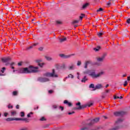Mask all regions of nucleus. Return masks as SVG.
<instances>
[{
    "mask_svg": "<svg viewBox=\"0 0 130 130\" xmlns=\"http://www.w3.org/2000/svg\"><path fill=\"white\" fill-rule=\"evenodd\" d=\"M99 119H100L99 118H95L93 119H89L88 121H90V122L88 123H86V122H83L82 123V127L81 128L80 130L90 129L94 123H97V122L99 121Z\"/></svg>",
    "mask_w": 130,
    "mask_h": 130,
    "instance_id": "1",
    "label": "nucleus"
},
{
    "mask_svg": "<svg viewBox=\"0 0 130 130\" xmlns=\"http://www.w3.org/2000/svg\"><path fill=\"white\" fill-rule=\"evenodd\" d=\"M38 72V67H33L29 66V68H21L19 70L21 74H29L30 73H37Z\"/></svg>",
    "mask_w": 130,
    "mask_h": 130,
    "instance_id": "2",
    "label": "nucleus"
},
{
    "mask_svg": "<svg viewBox=\"0 0 130 130\" xmlns=\"http://www.w3.org/2000/svg\"><path fill=\"white\" fill-rule=\"evenodd\" d=\"M76 107L74 108V110H81V109H84L88 106V107H91L92 106L93 103L90 102L88 103L87 105H81V103L80 102H78L76 104Z\"/></svg>",
    "mask_w": 130,
    "mask_h": 130,
    "instance_id": "3",
    "label": "nucleus"
},
{
    "mask_svg": "<svg viewBox=\"0 0 130 130\" xmlns=\"http://www.w3.org/2000/svg\"><path fill=\"white\" fill-rule=\"evenodd\" d=\"M123 121V118H119L118 120L115 122V127H114L110 130H118L119 129V128H121V127L119 126L120 123Z\"/></svg>",
    "mask_w": 130,
    "mask_h": 130,
    "instance_id": "4",
    "label": "nucleus"
},
{
    "mask_svg": "<svg viewBox=\"0 0 130 130\" xmlns=\"http://www.w3.org/2000/svg\"><path fill=\"white\" fill-rule=\"evenodd\" d=\"M6 120L7 121H13V120H22L25 121V122H28L29 119L27 118H7Z\"/></svg>",
    "mask_w": 130,
    "mask_h": 130,
    "instance_id": "5",
    "label": "nucleus"
},
{
    "mask_svg": "<svg viewBox=\"0 0 130 130\" xmlns=\"http://www.w3.org/2000/svg\"><path fill=\"white\" fill-rule=\"evenodd\" d=\"M43 76L44 77H49L51 78H57L58 76L57 74H55V70L54 69L52 70V73H50L49 72L44 74Z\"/></svg>",
    "mask_w": 130,
    "mask_h": 130,
    "instance_id": "6",
    "label": "nucleus"
},
{
    "mask_svg": "<svg viewBox=\"0 0 130 130\" xmlns=\"http://www.w3.org/2000/svg\"><path fill=\"white\" fill-rule=\"evenodd\" d=\"M102 75V73L96 74L95 71H91L90 73L89 74V76L92 78V79H97V78H99L100 75Z\"/></svg>",
    "mask_w": 130,
    "mask_h": 130,
    "instance_id": "7",
    "label": "nucleus"
},
{
    "mask_svg": "<svg viewBox=\"0 0 130 130\" xmlns=\"http://www.w3.org/2000/svg\"><path fill=\"white\" fill-rule=\"evenodd\" d=\"M107 54L106 53H105L102 55L101 57H98L96 58L97 61L99 62H103L104 61V59H105V57H106Z\"/></svg>",
    "mask_w": 130,
    "mask_h": 130,
    "instance_id": "8",
    "label": "nucleus"
},
{
    "mask_svg": "<svg viewBox=\"0 0 130 130\" xmlns=\"http://www.w3.org/2000/svg\"><path fill=\"white\" fill-rule=\"evenodd\" d=\"M38 81H39V82H41L42 83H45V82H49V79L47 78L39 77L38 78Z\"/></svg>",
    "mask_w": 130,
    "mask_h": 130,
    "instance_id": "9",
    "label": "nucleus"
},
{
    "mask_svg": "<svg viewBox=\"0 0 130 130\" xmlns=\"http://www.w3.org/2000/svg\"><path fill=\"white\" fill-rule=\"evenodd\" d=\"M124 114H125V112L123 111L114 112V115H115V116H123Z\"/></svg>",
    "mask_w": 130,
    "mask_h": 130,
    "instance_id": "10",
    "label": "nucleus"
},
{
    "mask_svg": "<svg viewBox=\"0 0 130 130\" xmlns=\"http://www.w3.org/2000/svg\"><path fill=\"white\" fill-rule=\"evenodd\" d=\"M75 55V54H72L70 55H64V54H60L59 57H61L62 58H70L71 56H73Z\"/></svg>",
    "mask_w": 130,
    "mask_h": 130,
    "instance_id": "11",
    "label": "nucleus"
},
{
    "mask_svg": "<svg viewBox=\"0 0 130 130\" xmlns=\"http://www.w3.org/2000/svg\"><path fill=\"white\" fill-rule=\"evenodd\" d=\"M1 60L3 62H9L11 61V58L9 57L2 58Z\"/></svg>",
    "mask_w": 130,
    "mask_h": 130,
    "instance_id": "12",
    "label": "nucleus"
},
{
    "mask_svg": "<svg viewBox=\"0 0 130 130\" xmlns=\"http://www.w3.org/2000/svg\"><path fill=\"white\" fill-rule=\"evenodd\" d=\"M11 116H15L17 115V111L16 110L10 111Z\"/></svg>",
    "mask_w": 130,
    "mask_h": 130,
    "instance_id": "13",
    "label": "nucleus"
},
{
    "mask_svg": "<svg viewBox=\"0 0 130 130\" xmlns=\"http://www.w3.org/2000/svg\"><path fill=\"white\" fill-rule=\"evenodd\" d=\"M64 104H67L68 106L71 107L73 104L69 102L68 100H64L63 102Z\"/></svg>",
    "mask_w": 130,
    "mask_h": 130,
    "instance_id": "14",
    "label": "nucleus"
},
{
    "mask_svg": "<svg viewBox=\"0 0 130 130\" xmlns=\"http://www.w3.org/2000/svg\"><path fill=\"white\" fill-rule=\"evenodd\" d=\"M101 88H102V85L98 84L95 86V88L93 90H97L98 89H101Z\"/></svg>",
    "mask_w": 130,
    "mask_h": 130,
    "instance_id": "15",
    "label": "nucleus"
},
{
    "mask_svg": "<svg viewBox=\"0 0 130 130\" xmlns=\"http://www.w3.org/2000/svg\"><path fill=\"white\" fill-rule=\"evenodd\" d=\"M88 81V79L87 78V76H85L82 79V83H86V81Z\"/></svg>",
    "mask_w": 130,
    "mask_h": 130,
    "instance_id": "16",
    "label": "nucleus"
},
{
    "mask_svg": "<svg viewBox=\"0 0 130 130\" xmlns=\"http://www.w3.org/2000/svg\"><path fill=\"white\" fill-rule=\"evenodd\" d=\"M37 45H38V43H35L32 45H31L30 46L27 48V49H31V48H33L34 46H37Z\"/></svg>",
    "mask_w": 130,
    "mask_h": 130,
    "instance_id": "17",
    "label": "nucleus"
},
{
    "mask_svg": "<svg viewBox=\"0 0 130 130\" xmlns=\"http://www.w3.org/2000/svg\"><path fill=\"white\" fill-rule=\"evenodd\" d=\"M91 71H92V70H87L86 71H84L83 72V74L84 75H89V76H90V74H91Z\"/></svg>",
    "mask_w": 130,
    "mask_h": 130,
    "instance_id": "18",
    "label": "nucleus"
},
{
    "mask_svg": "<svg viewBox=\"0 0 130 130\" xmlns=\"http://www.w3.org/2000/svg\"><path fill=\"white\" fill-rule=\"evenodd\" d=\"M36 61L38 63L39 66L41 67V68H42V67H43L44 65V63H40V60H37Z\"/></svg>",
    "mask_w": 130,
    "mask_h": 130,
    "instance_id": "19",
    "label": "nucleus"
},
{
    "mask_svg": "<svg viewBox=\"0 0 130 130\" xmlns=\"http://www.w3.org/2000/svg\"><path fill=\"white\" fill-rule=\"evenodd\" d=\"M101 48V47H100V46H98L94 48L93 49V50H94V51L97 52V51H99V50H100Z\"/></svg>",
    "mask_w": 130,
    "mask_h": 130,
    "instance_id": "20",
    "label": "nucleus"
},
{
    "mask_svg": "<svg viewBox=\"0 0 130 130\" xmlns=\"http://www.w3.org/2000/svg\"><path fill=\"white\" fill-rule=\"evenodd\" d=\"M88 6H89V3H86V4H84L82 6V10H84V9H86L88 7Z\"/></svg>",
    "mask_w": 130,
    "mask_h": 130,
    "instance_id": "21",
    "label": "nucleus"
},
{
    "mask_svg": "<svg viewBox=\"0 0 130 130\" xmlns=\"http://www.w3.org/2000/svg\"><path fill=\"white\" fill-rule=\"evenodd\" d=\"M59 40L60 42H64V41H67V38H59Z\"/></svg>",
    "mask_w": 130,
    "mask_h": 130,
    "instance_id": "22",
    "label": "nucleus"
},
{
    "mask_svg": "<svg viewBox=\"0 0 130 130\" xmlns=\"http://www.w3.org/2000/svg\"><path fill=\"white\" fill-rule=\"evenodd\" d=\"M60 69L61 70H64V69H66V64L64 63L62 64L60 66Z\"/></svg>",
    "mask_w": 130,
    "mask_h": 130,
    "instance_id": "23",
    "label": "nucleus"
},
{
    "mask_svg": "<svg viewBox=\"0 0 130 130\" xmlns=\"http://www.w3.org/2000/svg\"><path fill=\"white\" fill-rule=\"evenodd\" d=\"M89 63H90V61H87L85 62V66H84L85 69H87L88 68V64H89Z\"/></svg>",
    "mask_w": 130,
    "mask_h": 130,
    "instance_id": "24",
    "label": "nucleus"
},
{
    "mask_svg": "<svg viewBox=\"0 0 130 130\" xmlns=\"http://www.w3.org/2000/svg\"><path fill=\"white\" fill-rule=\"evenodd\" d=\"M12 95L13 96H17L18 95V91H14L12 93Z\"/></svg>",
    "mask_w": 130,
    "mask_h": 130,
    "instance_id": "25",
    "label": "nucleus"
},
{
    "mask_svg": "<svg viewBox=\"0 0 130 130\" xmlns=\"http://www.w3.org/2000/svg\"><path fill=\"white\" fill-rule=\"evenodd\" d=\"M56 25H61V24H62V22L59 20H57L56 21Z\"/></svg>",
    "mask_w": 130,
    "mask_h": 130,
    "instance_id": "26",
    "label": "nucleus"
},
{
    "mask_svg": "<svg viewBox=\"0 0 130 130\" xmlns=\"http://www.w3.org/2000/svg\"><path fill=\"white\" fill-rule=\"evenodd\" d=\"M45 58L46 59H47V60H52V58H51V57L49 56H45Z\"/></svg>",
    "mask_w": 130,
    "mask_h": 130,
    "instance_id": "27",
    "label": "nucleus"
},
{
    "mask_svg": "<svg viewBox=\"0 0 130 130\" xmlns=\"http://www.w3.org/2000/svg\"><path fill=\"white\" fill-rule=\"evenodd\" d=\"M74 67H75V65L74 64H72L71 66L69 67V70H74Z\"/></svg>",
    "mask_w": 130,
    "mask_h": 130,
    "instance_id": "28",
    "label": "nucleus"
},
{
    "mask_svg": "<svg viewBox=\"0 0 130 130\" xmlns=\"http://www.w3.org/2000/svg\"><path fill=\"white\" fill-rule=\"evenodd\" d=\"M5 71H6V68H5V67H3V68L2 69L1 72L3 74H4V73H5Z\"/></svg>",
    "mask_w": 130,
    "mask_h": 130,
    "instance_id": "29",
    "label": "nucleus"
},
{
    "mask_svg": "<svg viewBox=\"0 0 130 130\" xmlns=\"http://www.w3.org/2000/svg\"><path fill=\"white\" fill-rule=\"evenodd\" d=\"M89 88H92L93 89H95V85H94L93 84H91L89 85Z\"/></svg>",
    "mask_w": 130,
    "mask_h": 130,
    "instance_id": "30",
    "label": "nucleus"
},
{
    "mask_svg": "<svg viewBox=\"0 0 130 130\" xmlns=\"http://www.w3.org/2000/svg\"><path fill=\"white\" fill-rule=\"evenodd\" d=\"M20 116L21 117H24V116H25V113H24V112H20Z\"/></svg>",
    "mask_w": 130,
    "mask_h": 130,
    "instance_id": "31",
    "label": "nucleus"
},
{
    "mask_svg": "<svg viewBox=\"0 0 130 130\" xmlns=\"http://www.w3.org/2000/svg\"><path fill=\"white\" fill-rule=\"evenodd\" d=\"M103 11V9L102 8H100L96 10V12L98 13L99 12H102Z\"/></svg>",
    "mask_w": 130,
    "mask_h": 130,
    "instance_id": "32",
    "label": "nucleus"
},
{
    "mask_svg": "<svg viewBox=\"0 0 130 130\" xmlns=\"http://www.w3.org/2000/svg\"><path fill=\"white\" fill-rule=\"evenodd\" d=\"M67 77L71 78V79H74V75L72 74H69Z\"/></svg>",
    "mask_w": 130,
    "mask_h": 130,
    "instance_id": "33",
    "label": "nucleus"
},
{
    "mask_svg": "<svg viewBox=\"0 0 130 130\" xmlns=\"http://www.w3.org/2000/svg\"><path fill=\"white\" fill-rule=\"evenodd\" d=\"M84 17H85V14H82L81 16H80L79 18L81 20H83V18H84Z\"/></svg>",
    "mask_w": 130,
    "mask_h": 130,
    "instance_id": "34",
    "label": "nucleus"
},
{
    "mask_svg": "<svg viewBox=\"0 0 130 130\" xmlns=\"http://www.w3.org/2000/svg\"><path fill=\"white\" fill-rule=\"evenodd\" d=\"M40 120H41V121H44V120H46V119H45V117H42Z\"/></svg>",
    "mask_w": 130,
    "mask_h": 130,
    "instance_id": "35",
    "label": "nucleus"
},
{
    "mask_svg": "<svg viewBox=\"0 0 130 130\" xmlns=\"http://www.w3.org/2000/svg\"><path fill=\"white\" fill-rule=\"evenodd\" d=\"M59 109H61V111H62L63 109H64V108L63 107L60 106L58 107Z\"/></svg>",
    "mask_w": 130,
    "mask_h": 130,
    "instance_id": "36",
    "label": "nucleus"
},
{
    "mask_svg": "<svg viewBox=\"0 0 130 130\" xmlns=\"http://www.w3.org/2000/svg\"><path fill=\"white\" fill-rule=\"evenodd\" d=\"M56 69H60V66H59L58 64H56L55 65Z\"/></svg>",
    "mask_w": 130,
    "mask_h": 130,
    "instance_id": "37",
    "label": "nucleus"
},
{
    "mask_svg": "<svg viewBox=\"0 0 130 130\" xmlns=\"http://www.w3.org/2000/svg\"><path fill=\"white\" fill-rule=\"evenodd\" d=\"M123 85H124V87H126V86H127V81H125Z\"/></svg>",
    "mask_w": 130,
    "mask_h": 130,
    "instance_id": "38",
    "label": "nucleus"
},
{
    "mask_svg": "<svg viewBox=\"0 0 130 130\" xmlns=\"http://www.w3.org/2000/svg\"><path fill=\"white\" fill-rule=\"evenodd\" d=\"M31 114H33V112H31L30 113H29L28 115H27V117H31Z\"/></svg>",
    "mask_w": 130,
    "mask_h": 130,
    "instance_id": "39",
    "label": "nucleus"
},
{
    "mask_svg": "<svg viewBox=\"0 0 130 130\" xmlns=\"http://www.w3.org/2000/svg\"><path fill=\"white\" fill-rule=\"evenodd\" d=\"M102 35H103V34L102 32H99L98 34V36L100 37L101 36H102Z\"/></svg>",
    "mask_w": 130,
    "mask_h": 130,
    "instance_id": "40",
    "label": "nucleus"
},
{
    "mask_svg": "<svg viewBox=\"0 0 130 130\" xmlns=\"http://www.w3.org/2000/svg\"><path fill=\"white\" fill-rule=\"evenodd\" d=\"M82 64V62L81 61H78L77 66H81Z\"/></svg>",
    "mask_w": 130,
    "mask_h": 130,
    "instance_id": "41",
    "label": "nucleus"
},
{
    "mask_svg": "<svg viewBox=\"0 0 130 130\" xmlns=\"http://www.w3.org/2000/svg\"><path fill=\"white\" fill-rule=\"evenodd\" d=\"M59 107H57L56 105L53 106V108H54V109H56V108H58Z\"/></svg>",
    "mask_w": 130,
    "mask_h": 130,
    "instance_id": "42",
    "label": "nucleus"
},
{
    "mask_svg": "<svg viewBox=\"0 0 130 130\" xmlns=\"http://www.w3.org/2000/svg\"><path fill=\"white\" fill-rule=\"evenodd\" d=\"M8 115H9V113H8L7 112L4 113V116L5 117H7V116H8Z\"/></svg>",
    "mask_w": 130,
    "mask_h": 130,
    "instance_id": "43",
    "label": "nucleus"
},
{
    "mask_svg": "<svg viewBox=\"0 0 130 130\" xmlns=\"http://www.w3.org/2000/svg\"><path fill=\"white\" fill-rule=\"evenodd\" d=\"M77 23H79V20H74L73 21V24H77Z\"/></svg>",
    "mask_w": 130,
    "mask_h": 130,
    "instance_id": "44",
    "label": "nucleus"
},
{
    "mask_svg": "<svg viewBox=\"0 0 130 130\" xmlns=\"http://www.w3.org/2000/svg\"><path fill=\"white\" fill-rule=\"evenodd\" d=\"M15 63L14 62H12L11 64V69H12L13 70H14L15 69V67H12V66H13V64H14Z\"/></svg>",
    "mask_w": 130,
    "mask_h": 130,
    "instance_id": "45",
    "label": "nucleus"
},
{
    "mask_svg": "<svg viewBox=\"0 0 130 130\" xmlns=\"http://www.w3.org/2000/svg\"><path fill=\"white\" fill-rule=\"evenodd\" d=\"M126 22L127 23V24H130V18L127 19Z\"/></svg>",
    "mask_w": 130,
    "mask_h": 130,
    "instance_id": "46",
    "label": "nucleus"
},
{
    "mask_svg": "<svg viewBox=\"0 0 130 130\" xmlns=\"http://www.w3.org/2000/svg\"><path fill=\"white\" fill-rule=\"evenodd\" d=\"M22 63H23L22 62H18V65L19 67H21V66H22Z\"/></svg>",
    "mask_w": 130,
    "mask_h": 130,
    "instance_id": "47",
    "label": "nucleus"
},
{
    "mask_svg": "<svg viewBox=\"0 0 130 130\" xmlns=\"http://www.w3.org/2000/svg\"><path fill=\"white\" fill-rule=\"evenodd\" d=\"M74 113H75V112L74 111H73L72 112H69L68 113V114L69 115H71V114H74Z\"/></svg>",
    "mask_w": 130,
    "mask_h": 130,
    "instance_id": "48",
    "label": "nucleus"
},
{
    "mask_svg": "<svg viewBox=\"0 0 130 130\" xmlns=\"http://www.w3.org/2000/svg\"><path fill=\"white\" fill-rule=\"evenodd\" d=\"M8 108L10 109V108H13V106H11L10 105H9L8 106Z\"/></svg>",
    "mask_w": 130,
    "mask_h": 130,
    "instance_id": "49",
    "label": "nucleus"
},
{
    "mask_svg": "<svg viewBox=\"0 0 130 130\" xmlns=\"http://www.w3.org/2000/svg\"><path fill=\"white\" fill-rule=\"evenodd\" d=\"M107 6H108L109 7V6H110V5H111V2H110V1H109L107 4Z\"/></svg>",
    "mask_w": 130,
    "mask_h": 130,
    "instance_id": "50",
    "label": "nucleus"
},
{
    "mask_svg": "<svg viewBox=\"0 0 130 130\" xmlns=\"http://www.w3.org/2000/svg\"><path fill=\"white\" fill-rule=\"evenodd\" d=\"M16 109H19L20 108V106L19 105H17L16 106Z\"/></svg>",
    "mask_w": 130,
    "mask_h": 130,
    "instance_id": "51",
    "label": "nucleus"
},
{
    "mask_svg": "<svg viewBox=\"0 0 130 130\" xmlns=\"http://www.w3.org/2000/svg\"><path fill=\"white\" fill-rule=\"evenodd\" d=\"M39 50H40V51H42V50H43V48H42V47L39 48Z\"/></svg>",
    "mask_w": 130,
    "mask_h": 130,
    "instance_id": "52",
    "label": "nucleus"
},
{
    "mask_svg": "<svg viewBox=\"0 0 130 130\" xmlns=\"http://www.w3.org/2000/svg\"><path fill=\"white\" fill-rule=\"evenodd\" d=\"M53 92V90H49V93L50 94H51V93H52Z\"/></svg>",
    "mask_w": 130,
    "mask_h": 130,
    "instance_id": "53",
    "label": "nucleus"
},
{
    "mask_svg": "<svg viewBox=\"0 0 130 130\" xmlns=\"http://www.w3.org/2000/svg\"><path fill=\"white\" fill-rule=\"evenodd\" d=\"M68 77H65V78L63 79V82H66L67 79H68Z\"/></svg>",
    "mask_w": 130,
    "mask_h": 130,
    "instance_id": "54",
    "label": "nucleus"
},
{
    "mask_svg": "<svg viewBox=\"0 0 130 130\" xmlns=\"http://www.w3.org/2000/svg\"><path fill=\"white\" fill-rule=\"evenodd\" d=\"M114 99H119V96H114Z\"/></svg>",
    "mask_w": 130,
    "mask_h": 130,
    "instance_id": "55",
    "label": "nucleus"
},
{
    "mask_svg": "<svg viewBox=\"0 0 130 130\" xmlns=\"http://www.w3.org/2000/svg\"><path fill=\"white\" fill-rule=\"evenodd\" d=\"M123 78H125L126 77V74H124L122 76Z\"/></svg>",
    "mask_w": 130,
    "mask_h": 130,
    "instance_id": "56",
    "label": "nucleus"
},
{
    "mask_svg": "<svg viewBox=\"0 0 130 130\" xmlns=\"http://www.w3.org/2000/svg\"><path fill=\"white\" fill-rule=\"evenodd\" d=\"M108 87H109V84H107L106 88H108Z\"/></svg>",
    "mask_w": 130,
    "mask_h": 130,
    "instance_id": "57",
    "label": "nucleus"
},
{
    "mask_svg": "<svg viewBox=\"0 0 130 130\" xmlns=\"http://www.w3.org/2000/svg\"><path fill=\"white\" fill-rule=\"evenodd\" d=\"M127 80H128V81H130V77H127Z\"/></svg>",
    "mask_w": 130,
    "mask_h": 130,
    "instance_id": "58",
    "label": "nucleus"
},
{
    "mask_svg": "<svg viewBox=\"0 0 130 130\" xmlns=\"http://www.w3.org/2000/svg\"><path fill=\"white\" fill-rule=\"evenodd\" d=\"M122 96H120V97H119V99H122Z\"/></svg>",
    "mask_w": 130,
    "mask_h": 130,
    "instance_id": "59",
    "label": "nucleus"
},
{
    "mask_svg": "<svg viewBox=\"0 0 130 130\" xmlns=\"http://www.w3.org/2000/svg\"><path fill=\"white\" fill-rule=\"evenodd\" d=\"M77 79H78V80H80V76L78 75V76H77Z\"/></svg>",
    "mask_w": 130,
    "mask_h": 130,
    "instance_id": "60",
    "label": "nucleus"
},
{
    "mask_svg": "<svg viewBox=\"0 0 130 130\" xmlns=\"http://www.w3.org/2000/svg\"><path fill=\"white\" fill-rule=\"evenodd\" d=\"M109 92V90H106V93H108Z\"/></svg>",
    "mask_w": 130,
    "mask_h": 130,
    "instance_id": "61",
    "label": "nucleus"
},
{
    "mask_svg": "<svg viewBox=\"0 0 130 130\" xmlns=\"http://www.w3.org/2000/svg\"><path fill=\"white\" fill-rule=\"evenodd\" d=\"M0 76H4V75L2 73H0Z\"/></svg>",
    "mask_w": 130,
    "mask_h": 130,
    "instance_id": "62",
    "label": "nucleus"
},
{
    "mask_svg": "<svg viewBox=\"0 0 130 130\" xmlns=\"http://www.w3.org/2000/svg\"><path fill=\"white\" fill-rule=\"evenodd\" d=\"M74 27H75V28H77V27H78V25H74Z\"/></svg>",
    "mask_w": 130,
    "mask_h": 130,
    "instance_id": "63",
    "label": "nucleus"
},
{
    "mask_svg": "<svg viewBox=\"0 0 130 130\" xmlns=\"http://www.w3.org/2000/svg\"><path fill=\"white\" fill-rule=\"evenodd\" d=\"M78 76H80V73L79 72L77 73Z\"/></svg>",
    "mask_w": 130,
    "mask_h": 130,
    "instance_id": "64",
    "label": "nucleus"
}]
</instances>
